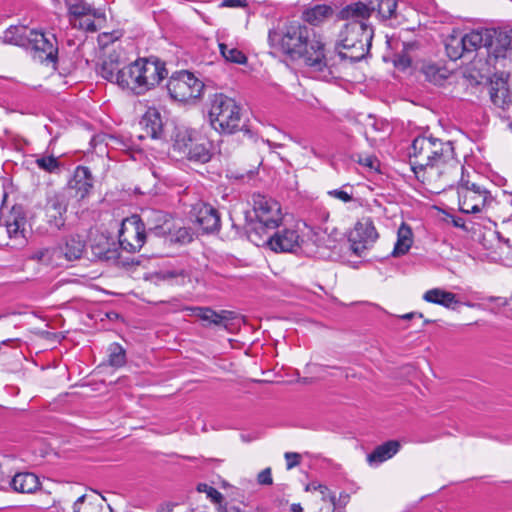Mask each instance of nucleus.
<instances>
[{
    "label": "nucleus",
    "mask_w": 512,
    "mask_h": 512,
    "mask_svg": "<svg viewBox=\"0 0 512 512\" xmlns=\"http://www.w3.org/2000/svg\"><path fill=\"white\" fill-rule=\"evenodd\" d=\"M409 162L416 178L435 191L453 187L463 168L452 142L426 135L412 141Z\"/></svg>",
    "instance_id": "nucleus-1"
},
{
    "label": "nucleus",
    "mask_w": 512,
    "mask_h": 512,
    "mask_svg": "<svg viewBox=\"0 0 512 512\" xmlns=\"http://www.w3.org/2000/svg\"><path fill=\"white\" fill-rule=\"evenodd\" d=\"M268 42L291 59H302L315 78L328 81L334 77L335 58L327 55L320 36L310 37V30L304 24L292 21L281 31L270 29Z\"/></svg>",
    "instance_id": "nucleus-2"
},
{
    "label": "nucleus",
    "mask_w": 512,
    "mask_h": 512,
    "mask_svg": "<svg viewBox=\"0 0 512 512\" xmlns=\"http://www.w3.org/2000/svg\"><path fill=\"white\" fill-rule=\"evenodd\" d=\"M167 74L165 63L158 58H139L122 67L118 86L135 95H143L155 88Z\"/></svg>",
    "instance_id": "nucleus-3"
},
{
    "label": "nucleus",
    "mask_w": 512,
    "mask_h": 512,
    "mask_svg": "<svg viewBox=\"0 0 512 512\" xmlns=\"http://www.w3.org/2000/svg\"><path fill=\"white\" fill-rule=\"evenodd\" d=\"M374 30L364 21H349L340 31L336 54L340 60L359 62L364 59L371 48Z\"/></svg>",
    "instance_id": "nucleus-4"
},
{
    "label": "nucleus",
    "mask_w": 512,
    "mask_h": 512,
    "mask_svg": "<svg viewBox=\"0 0 512 512\" xmlns=\"http://www.w3.org/2000/svg\"><path fill=\"white\" fill-rule=\"evenodd\" d=\"M253 208L256 220L248 231V238L256 246H261L262 236L280 225L281 207L274 199L258 194L253 197Z\"/></svg>",
    "instance_id": "nucleus-5"
},
{
    "label": "nucleus",
    "mask_w": 512,
    "mask_h": 512,
    "mask_svg": "<svg viewBox=\"0 0 512 512\" xmlns=\"http://www.w3.org/2000/svg\"><path fill=\"white\" fill-rule=\"evenodd\" d=\"M456 182L461 212L466 214L479 213L493 201L490 191L476 182L469 173H466L464 167Z\"/></svg>",
    "instance_id": "nucleus-6"
},
{
    "label": "nucleus",
    "mask_w": 512,
    "mask_h": 512,
    "mask_svg": "<svg viewBox=\"0 0 512 512\" xmlns=\"http://www.w3.org/2000/svg\"><path fill=\"white\" fill-rule=\"evenodd\" d=\"M209 120L215 130L235 133L241 127V108L234 99L221 93L215 94L211 99Z\"/></svg>",
    "instance_id": "nucleus-7"
},
{
    "label": "nucleus",
    "mask_w": 512,
    "mask_h": 512,
    "mask_svg": "<svg viewBox=\"0 0 512 512\" xmlns=\"http://www.w3.org/2000/svg\"><path fill=\"white\" fill-rule=\"evenodd\" d=\"M212 143L195 130L185 129L176 134L173 148L185 155L190 161L207 163L211 160Z\"/></svg>",
    "instance_id": "nucleus-8"
},
{
    "label": "nucleus",
    "mask_w": 512,
    "mask_h": 512,
    "mask_svg": "<svg viewBox=\"0 0 512 512\" xmlns=\"http://www.w3.org/2000/svg\"><path fill=\"white\" fill-rule=\"evenodd\" d=\"M27 216L21 205H14L0 224V245L19 249L27 244Z\"/></svg>",
    "instance_id": "nucleus-9"
},
{
    "label": "nucleus",
    "mask_w": 512,
    "mask_h": 512,
    "mask_svg": "<svg viewBox=\"0 0 512 512\" xmlns=\"http://www.w3.org/2000/svg\"><path fill=\"white\" fill-rule=\"evenodd\" d=\"M170 97L179 102H194L203 92L204 84L189 71L174 73L167 82Z\"/></svg>",
    "instance_id": "nucleus-10"
},
{
    "label": "nucleus",
    "mask_w": 512,
    "mask_h": 512,
    "mask_svg": "<svg viewBox=\"0 0 512 512\" xmlns=\"http://www.w3.org/2000/svg\"><path fill=\"white\" fill-rule=\"evenodd\" d=\"M69 195L65 190L49 189L45 193L44 213L51 230L60 231L65 227Z\"/></svg>",
    "instance_id": "nucleus-11"
},
{
    "label": "nucleus",
    "mask_w": 512,
    "mask_h": 512,
    "mask_svg": "<svg viewBox=\"0 0 512 512\" xmlns=\"http://www.w3.org/2000/svg\"><path fill=\"white\" fill-rule=\"evenodd\" d=\"M119 245L127 252L135 253L139 251L145 241V225L138 215H132L125 218L119 230Z\"/></svg>",
    "instance_id": "nucleus-12"
},
{
    "label": "nucleus",
    "mask_w": 512,
    "mask_h": 512,
    "mask_svg": "<svg viewBox=\"0 0 512 512\" xmlns=\"http://www.w3.org/2000/svg\"><path fill=\"white\" fill-rule=\"evenodd\" d=\"M67 6L70 15L73 17L71 23L74 27L89 32H95L97 30L94 19L104 16L100 9L93 8L85 0H69Z\"/></svg>",
    "instance_id": "nucleus-13"
},
{
    "label": "nucleus",
    "mask_w": 512,
    "mask_h": 512,
    "mask_svg": "<svg viewBox=\"0 0 512 512\" xmlns=\"http://www.w3.org/2000/svg\"><path fill=\"white\" fill-rule=\"evenodd\" d=\"M269 245L275 252H293L302 250L303 240L295 230L284 229L281 232H267L262 236L261 246Z\"/></svg>",
    "instance_id": "nucleus-14"
},
{
    "label": "nucleus",
    "mask_w": 512,
    "mask_h": 512,
    "mask_svg": "<svg viewBox=\"0 0 512 512\" xmlns=\"http://www.w3.org/2000/svg\"><path fill=\"white\" fill-rule=\"evenodd\" d=\"M379 235L370 217L359 220L350 234V242L355 254L361 255L373 246Z\"/></svg>",
    "instance_id": "nucleus-15"
},
{
    "label": "nucleus",
    "mask_w": 512,
    "mask_h": 512,
    "mask_svg": "<svg viewBox=\"0 0 512 512\" xmlns=\"http://www.w3.org/2000/svg\"><path fill=\"white\" fill-rule=\"evenodd\" d=\"M190 217L205 233H212L220 229L219 212L208 203L199 201L193 204Z\"/></svg>",
    "instance_id": "nucleus-16"
},
{
    "label": "nucleus",
    "mask_w": 512,
    "mask_h": 512,
    "mask_svg": "<svg viewBox=\"0 0 512 512\" xmlns=\"http://www.w3.org/2000/svg\"><path fill=\"white\" fill-rule=\"evenodd\" d=\"M56 43L57 41L55 35L51 33H44L40 30L31 29L29 35V45H26V47L43 53L46 60L55 62L58 53Z\"/></svg>",
    "instance_id": "nucleus-17"
},
{
    "label": "nucleus",
    "mask_w": 512,
    "mask_h": 512,
    "mask_svg": "<svg viewBox=\"0 0 512 512\" xmlns=\"http://www.w3.org/2000/svg\"><path fill=\"white\" fill-rule=\"evenodd\" d=\"M67 187L69 190L74 191V196L79 201L87 198L94 187V177L90 169L82 165L77 166Z\"/></svg>",
    "instance_id": "nucleus-18"
},
{
    "label": "nucleus",
    "mask_w": 512,
    "mask_h": 512,
    "mask_svg": "<svg viewBox=\"0 0 512 512\" xmlns=\"http://www.w3.org/2000/svg\"><path fill=\"white\" fill-rule=\"evenodd\" d=\"M490 99L494 106L500 110L501 117L512 119V92L506 82H492L490 86Z\"/></svg>",
    "instance_id": "nucleus-19"
},
{
    "label": "nucleus",
    "mask_w": 512,
    "mask_h": 512,
    "mask_svg": "<svg viewBox=\"0 0 512 512\" xmlns=\"http://www.w3.org/2000/svg\"><path fill=\"white\" fill-rule=\"evenodd\" d=\"M9 488L18 493H34L40 488L39 478L31 472L16 473L9 478Z\"/></svg>",
    "instance_id": "nucleus-20"
},
{
    "label": "nucleus",
    "mask_w": 512,
    "mask_h": 512,
    "mask_svg": "<svg viewBox=\"0 0 512 512\" xmlns=\"http://www.w3.org/2000/svg\"><path fill=\"white\" fill-rule=\"evenodd\" d=\"M74 512H113L109 505L104 504V499L99 494L82 495L74 505Z\"/></svg>",
    "instance_id": "nucleus-21"
},
{
    "label": "nucleus",
    "mask_w": 512,
    "mask_h": 512,
    "mask_svg": "<svg viewBox=\"0 0 512 512\" xmlns=\"http://www.w3.org/2000/svg\"><path fill=\"white\" fill-rule=\"evenodd\" d=\"M374 9V7H370L363 2H355L342 8L339 12V18L342 20L364 21L367 23Z\"/></svg>",
    "instance_id": "nucleus-22"
},
{
    "label": "nucleus",
    "mask_w": 512,
    "mask_h": 512,
    "mask_svg": "<svg viewBox=\"0 0 512 512\" xmlns=\"http://www.w3.org/2000/svg\"><path fill=\"white\" fill-rule=\"evenodd\" d=\"M65 261H74L82 257L85 251V241L79 235H69L64 239L62 245H59Z\"/></svg>",
    "instance_id": "nucleus-23"
},
{
    "label": "nucleus",
    "mask_w": 512,
    "mask_h": 512,
    "mask_svg": "<svg viewBox=\"0 0 512 512\" xmlns=\"http://www.w3.org/2000/svg\"><path fill=\"white\" fill-rule=\"evenodd\" d=\"M30 259L51 267H60L65 260L60 246L39 249L30 256Z\"/></svg>",
    "instance_id": "nucleus-24"
},
{
    "label": "nucleus",
    "mask_w": 512,
    "mask_h": 512,
    "mask_svg": "<svg viewBox=\"0 0 512 512\" xmlns=\"http://www.w3.org/2000/svg\"><path fill=\"white\" fill-rule=\"evenodd\" d=\"M400 449V443L396 440L387 441L377 446L367 455V461L370 465H378L392 458Z\"/></svg>",
    "instance_id": "nucleus-25"
},
{
    "label": "nucleus",
    "mask_w": 512,
    "mask_h": 512,
    "mask_svg": "<svg viewBox=\"0 0 512 512\" xmlns=\"http://www.w3.org/2000/svg\"><path fill=\"white\" fill-rule=\"evenodd\" d=\"M333 14L334 10L331 6L326 4H316L306 8L302 13V18L305 22L313 26H318L324 21L330 19Z\"/></svg>",
    "instance_id": "nucleus-26"
},
{
    "label": "nucleus",
    "mask_w": 512,
    "mask_h": 512,
    "mask_svg": "<svg viewBox=\"0 0 512 512\" xmlns=\"http://www.w3.org/2000/svg\"><path fill=\"white\" fill-rule=\"evenodd\" d=\"M140 125L145 130L146 136L153 139L158 138L163 129L161 115L155 108L146 111L140 121Z\"/></svg>",
    "instance_id": "nucleus-27"
},
{
    "label": "nucleus",
    "mask_w": 512,
    "mask_h": 512,
    "mask_svg": "<svg viewBox=\"0 0 512 512\" xmlns=\"http://www.w3.org/2000/svg\"><path fill=\"white\" fill-rule=\"evenodd\" d=\"M196 312L197 318L203 322V326L205 327L212 325L226 327V322L230 320L231 314V312L226 310L216 312L210 307H201V309H197Z\"/></svg>",
    "instance_id": "nucleus-28"
},
{
    "label": "nucleus",
    "mask_w": 512,
    "mask_h": 512,
    "mask_svg": "<svg viewBox=\"0 0 512 512\" xmlns=\"http://www.w3.org/2000/svg\"><path fill=\"white\" fill-rule=\"evenodd\" d=\"M174 225L171 221L165 220L163 224L156 225L149 230L154 232L157 236L171 235V240L181 243H188L192 240L190 231L185 227H179L175 234L172 235V229Z\"/></svg>",
    "instance_id": "nucleus-29"
},
{
    "label": "nucleus",
    "mask_w": 512,
    "mask_h": 512,
    "mask_svg": "<svg viewBox=\"0 0 512 512\" xmlns=\"http://www.w3.org/2000/svg\"><path fill=\"white\" fill-rule=\"evenodd\" d=\"M423 299L427 302L438 304L449 309H454V306L459 304L456 294L440 288H433L426 291L423 295Z\"/></svg>",
    "instance_id": "nucleus-30"
},
{
    "label": "nucleus",
    "mask_w": 512,
    "mask_h": 512,
    "mask_svg": "<svg viewBox=\"0 0 512 512\" xmlns=\"http://www.w3.org/2000/svg\"><path fill=\"white\" fill-rule=\"evenodd\" d=\"M413 244L412 229L406 223H402L397 231V241L391 253L393 257H400L408 253Z\"/></svg>",
    "instance_id": "nucleus-31"
},
{
    "label": "nucleus",
    "mask_w": 512,
    "mask_h": 512,
    "mask_svg": "<svg viewBox=\"0 0 512 512\" xmlns=\"http://www.w3.org/2000/svg\"><path fill=\"white\" fill-rule=\"evenodd\" d=\"M98 73L103 79L118 85L120 75L122 73V68H120L118 58L116 56L109 55L103 60Z\"/></svg>",
    "instance_id": "nucleus-32"
},
{
    "label": "nucleus",
    "mask_w": 512,
    "mask_h": 512,
    "mask_svg": "<svg viewBox=\"0 0 512 512\" xmlns=\"http://www.w3.org/2000/svg\"><path fill=\"white\" fill-rule=\"evenodd\" d=\"M408 31L404 33L400 32L399 38L403 39L402 41V51L396 55L394 64L398 69L405 70L409 68L412 64V57L410 56V51L415 50L418 47L417 41H408L405 40V35Z\"/></svg>",
    "instance_id": "nucleus-33"
},
{
    "label": "nucleus",
    "mask_w": 512,
    "mask_h": 512,
    "mask_svg": "<svg viewBox=\"0 0 512 512\" xmlns=\"http://www.w3.org/2000/svg\"><path fill=\"white\" fill-rule=\"evenodd\" d=\"M462 38L466 46V53L474 52L482 46L490 44L488 31L472 30L462 35Z\"/></svg>",
    "instance_id": "nucleus-34"
},
{
    "label": "nucleus",
    "mask_w": 512,
    "mask_h": 512,
    "mask_svg": "<svg viewBox=\"0 0 512 512\" xmlns=\"http://www.w3.org/2000/svg\"><path fill=\"white\" fill-rule=\"evenodd\" d=\"M30 31L25 26H11L4 32L3 40L8 44L26 47L29 45Z\"/></svg>",
    "instance_id": "nucleus-35"
},
{
    "label": "nucleus",
    "mask_w": 512,
    "mask_h": 512,
    "mask_svg": "<svg viewBox=\"0 0 512 512\" xmlns=\"http://www.w3.org/2000/svg\"><path fill=\"white\" fill-rule=\"evenodd\" d=\"M465 48L466 46L460 33H453L447 37L445 42V49L447 56L451 60L455 61L460 59L466 53Z\"/></svg>",
    "instance_id": "nucleus-36"
},
{
    "label": "nucleus",
    "mask_w": 512,
    "mask_h": 512,
    "mask_svg": "<svg viewBox=\"0 0 512 512\" xmlns=\"http://www.w3.org/2000/svg\"><path fill=\"white\" fill-rule=\"evenodd\" d=\"M425 79L435 85H442L449 76V71L443 66L436 64H425L422 67Z\"/></svg>",
    "instance_id": "nucleus-37"
},
{
    "label": "nucleus",
    "mask_w": 512,
    "mask_h": 512,
    "mask_svg": "<svg viewBox=\"0 0 512 512\" xmlns=\"http://www.w3.org/2000/svg\"><path fill=\"white\" fill-rule=\"evenodd\" d=\"M35 164L40 170L50 174L60 173L62 166L57 157L46 154L36 156Z\"/></svg>",
    "instance_id": "nucleus-38"
},
{
    "label": "nucleus",
    "mask_w": 512,
    "mask_h": 512,
    "mask_svg": "<svg viewBox=\"0 0 512 512\" xmlns=\"http://www.w3.org/2000/svg\"><path fill=\"white\" fill-rule=\"evenodd\" d=\"M218 46L220 54L226 61L236 64H245L247 62V57L241 50L231 47L224 42H219Z\"/></svg>",
    "instance_id": "nucleus-39"
},
{
    "label": "nucleus",
    "mask_w": 512,
    "mask_h": 512,
    "mask_svg": "<svg viewBox=\"0 0 512 512\" xmlns=\"http://www.w3.org/2000/svg\"><path fill=\"white\" fill-rule=\"evenodd\" d=\"M126 363V352L118 343H112L108 347V364L112 367H122Z\"/></svg>",
    "instance_id": "nucleus-40"
},
{
    "label": "nucleus",
    "mask_w": 512,
    "mask_h": 512,
    "mask_svg": "<svg viewBox=\"0 0 512 512\" xmlns=\"http://www.w3.org/2000/svg\"><path fill=\"white\" fill-rule=\"evenodd\" d=\"M512 50V30L500 32L496 38V56H505L506 52Z\"/></svg>",
    "instance_id": "nucleus-41"
},
{
    "label": "nucleus",
    "mask_w": 512,
    "mask_h": 512,
    "mask_svg": "<svg viewBox=\"0 0 512 512\" xmlns=\"http://www.w3.org/2000/svg\"><path fill=\"white\" fill-rule=\"evenodd\" d=\"M11 459L9 455L0 453V491L9 489V478H11L12 470L9 469L8 463Z\"/></svg>",
    "instance_id": "nucleus-42"
},
{
    "label": "nucleus",
    "mask_w": 512,
    "mask_h": 512,
    "mask_svg": "<svg viewBox=\"0 0 512 512\" xmlns=\"http://www.w3.org/2000/svg\"><path fill=\"white\" fill-rule=\"evenodd\" d=\"M156 277L159 280L168 281L175 284H184L186 279L189 278V275L185 270L181 269L161 271L157 273Z\"/></svg>",
    "instance_id": "nucleus-43"
},
{
    "label": "nucleus",
    "mask_w": 512,
    "mask_h": 512,
    "mask_svg": "<svg viewBox=\"0 0 512 512\" xmlns=\"http://www.w3.org/2000/svg\"><path fill=\"white\" fill-rule=\"evenodd\" d=\"M397 0H379L377 5L378 14L382 19L396 17Z\"/></svg>",
    "instance_id": "nucleus-44"
},
{
    "label": "nucleus",
    "mask_w": 512,
    "mask_h": 512,
    "mask_svg": "<svg viewBox=\"0 0 512 512\" xmlns=\"http://www.w3.org/2000/svg\"><path fill=\"white\" fill-rule=\"evenodd\" d=\"M93 255L105 262H116L118 259V251L116 249L104 248L100 245H96L92 247Z\"/></svg>",
    "instance_id": "nucleus-45"
},
{
    "label": "nucleus",
    "mask_w": 512,
    "mask_h": 512,
    "mask_svg": "<svg viewBox=\"0 0 512 512\" xmlns=\"http://www.w3.org/2000/svg\"><path fill=\"white\" fill-rule=\"evenodd\" d=\"M328 195L344 203H348L353 200L352 187L349 185H344L341 189L330 190L328 191Z\"/></svg>",
    "instance_id": "nucleus-46"
},
{
    "label": "nucleus",
    "mask_w": 512,
    "mask_h": 512,
    "mask_svg": "<svg viewBox=\"0 0 512 512\" xmlns=\"http://www.w3.org/2000/svg\"><path fill=\"white\" fill-rule=\"evenodd\" d=\"M328 501L333 506L331 511L334 512L335 510H338L339 512H343L350 501V495L348 493L342 492L337 499L335 494H329Z\"/></svg>",
    "instance_id": "nucleus-47"
},
{
    "label": "nucleus",
    "mask_w": 512,
    "mask_h": 512,
    "mask_svg": "<svg viewBox=\"0 0 512 512\" xmlns=\"http://www.w3.org/2000/svg\"><path fill=\"white\" fill-rule=\"evenodd\" d=\"M197 490L206 493L207 497L214 503H220L223 499V495L217 489L205 483L198 484Z\"/></svg>",
    "instance_id": "nucleus-48"
},
{
    "label": "nucleus",
    "mask_w": 512,
    "mask_h": 512,
    "mask_svg": "<svg viewBox=\"0 0 512 512\" xmlns=\"http://www.w3.org/2000/svg\"><path fill=\"white\" fill-rule=\"evenodd\" d=\"M258 483L261 485H271L273 483L271 468H265L257 477Z\"/></svg>",
    "instance_id": "nucleus-49"
},
{
    "label": "nucleus",
    "mask_w": 512,
    "mask_h": 512,
    "mask_svg": "<svg viewBox=\"0 0 512 512\" xmlns=\"http://www.w3.org/2000/svg\"><path fill=\"white\" fill-rule=\"evenodd\" d=\"M300 454L295 452H286L285 459L287 461V469H292L300 463Z\"/></svg>",
    "instance_id": "nucleus-50"
},
{
    "label": "nucleus",
    "mask_w": 512,
    "mask_h": 512,
    "mask_svg": "<svg viewBox=\"0 0 512 512\" xmlns=\"http://www.w3.org/2000/svg\"><path fill=\"white\" fill-rule=\"evenodd\" d=\"M359 164L371 169L376 170L378 166V161L373 156H365L364 158H359Z\"/></svg>",
    "instance_id": "nucleus-51"
},
{
    "label": "nucleus",
    "mask_w": 512,
    "mask_h": 512,
    "mask_svg": "<svg viewBox=\"0 0 512 512\" xmlns=\"http://www.w3.org/2000/svg\"><path fill=\"white\" fill-rule=\"evenodd\" d=\"M222 7H229V8H238V7H247L248 4L245 0H224L221 3Z\"/></svg>",
    "instance_id": "nucleus-52"
},
{
    "label": "nucleus",
    "mask_w": 512,
    "mask_h": 512,
    "mask_svg": "<svg viewBox=\"0 0 512 512\" xmlns=\"http://www.w3.org/2000/svg\"><path fill=\"white\" fill-rule=\"evenodd\" d=\"M175 504L166 502L162 503L158 506L156 512H173L174 511Z\"/></svg>",
    "instance_id": "nucleus-53"
},
{
    "label": "nucleus",
    "mask_w": 512,
    "mask_h": 512,
    "mask_svg": "<svg viewBox=\"0 0 512 512\" xmlns=\"http://www.w3.org/2000/svg\"><path fill=\"white\" fill-rule=\"evenodd\" d=\"M197 309H201V307H199V306H183L182 308H180L181 311H186L189 313L190 316H195V317H197V312H196Z\"/></svg>",
    "instance_id": "nucleus-54"
},
{
    "label": "nucleus",
    "mask_w": 512,
    "mask_h": 512,
    "mask_svg": "<svg viewBox=\"0 0 512 512\" xmlns=\"http://www.w3.org/2000/svg\"><path fill=\"white\" fill-rule=\"evenodd\" d=\"M315 489L319 490V492L322 494V496H323V497H322L323 501L328 500V497H329V494H330V493H328V492H329V490H328V488H327L326 486H324V485H318Z\"/></svg>",
    "instance_id": "nucleus-55"
},
{
    "label": "nucleus",
    "mask_w": 512,
    "mask_h": 512,
    "mask_svg": "<svg viewBox=\"0 0 512 512\" xmlns=\"http://www.w3.org/2000/svg\"><path fill=\"white\" fill-rule=\"evenodd\" d=\"M419 317V318H422V314L421 313H416V312H411V313H407V314H404L401 316L402 319H412L414 317Z\"/></svg>",
    "instance_id": "nucleus-56"
},
{
    "label": "nucleus",
    "mask_w": 512,
    "mask_h": 512,
    "mask_svg": "<svg viewBox=\"0 0 512 512\" xmlns=\"http://www.w3.org/2000/svg\"><path fill=\"white\" fill-rule=\"evenodd\" d=\"M489 300L490 301L499 300V301H501V305H507L508 304V301L506 299H502V298L491 297Z\"/></svg>",
    "instance_id": "nucleus-57"
},
{
    "label": "nucleus",
    "mask_w": 512,
    "mask_h": 512,
    "mask_svg": "<svg viewBox=\"0 0 512 512\" xmlns=\"http://www.w3.org/2000/svg\"><path fill=\"white\" fill-rule=\"evenodd\" d=\"M302 508L300 507V505H293V511L294 512H297L298 510H301Z\"/></svg>",
    "instance_id": "nucleus-58"
},
{
    "label": "nucleus",
    "mask_w": 512,
    "mask_h": 512,
    "mask_svg": "<svg viewBox=\"0 0 512 512\" xmlns=\"http://www.w3.org/2000/svg\"><path fill=\"white\" fill-rule=\"evenodd\" d=\"M267 144H268L269 146H272V145H273V146H275V147H276V146H277V147H279V146H280V145H278V144H274V143H272L270 140H267Z\"/></svg>",
    "instance_id": "nucleus-59"
},
{
    "label": "nucleus",
    "mask_w": 512,
    "mask_h": 512,
    "mask_svg": "<svg viewBox=\"0 0 512 512\" xmlns=\"http://www.w3.org/2000/svg\"><path fill=\"white\" fill-rule=\"evenodd\" d=\"M455 225H456V226H460V222H456V221H455Z\"/></svg>",
    "instance_id": "nucleus-60"
}]
</instances>
